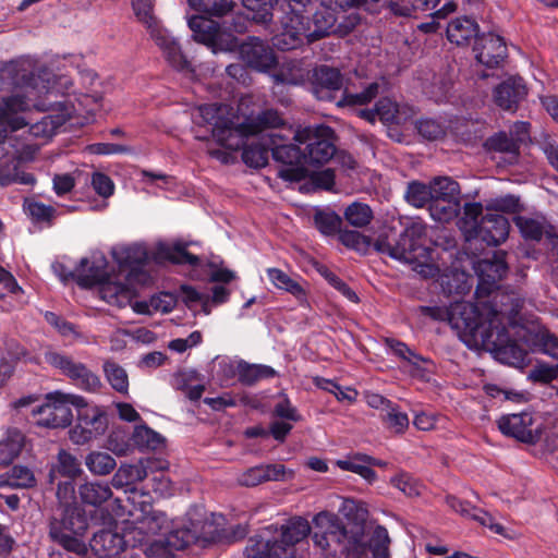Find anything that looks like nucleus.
<instances>
[{
	"mask_svg": "<svg viewBox=\"0 0 558 558\" xmlns=\"http://www.w3.org/2000/svg\"><path fill=\"white\" fill-rule=\"evenodd\" d=\"M146 259V252L140 247L124 248L120 256H117L120 267L130 268V272L126 277L129 282L137 281L144 283L148 279L147 272L140 269V266L144 265Z\"/></svg>",
	"mask_w": 558,
	"mask_h": 558,
	"instance_id": "a878e982",
	"label": "nucleus"
},
{
	"mask_svg": "<svg viewBox=\"0 0 558 558\" xmlns=\"http://www.w3.org/2000/svg\"><path fill=\"white\" fill-rule=\"evenodd\" d=\"M440 286L442 292L447 295H464L471 289L465 274L458 271L442 275L440 277Z\"/></svg>",
	"mask_w": 558,
	"mask_h": 558,
	"instance_id": "603ef678",
	"label": "nucleus"
},
{
	"mask_svg": "<svg viewBox=\"0 0 558 558\" xmlns=\"http://www.w3.org/2000/svg\"><path fill=\"white\" fill-rule=\"evenodd\" d=\"M477 306L465 303H456L452 306V313L450 317V326L458 330L459 333L470 335L472 337H481L484 330H487L488 319L481 322L478 316L483 314H476Z\"/></svg>",
	"mask_w": 558,
	"mask_h": 558,
	"instance_id": "dca6fc26",
	"label": "nucleus"
},
{
	"mask_svg": "<svg viewBox=\"0 0 558 558\" xmlns=\"http://www.w3.org/2000/svg\"><path fill=\"white\" fill-rule=\"evenodd\" d=\"M292 140L304 146L307 166H323L337 155V135L329 125H299L293 132Z\"/></svg>",
	"mask_w": 558,
	"mask_h": 558,
	"instance_id": "39448f33",
	"label": "nucleus"
},
{
	"mask_svg": "<svg viewBox=\"0 0 558 558\" xmlns=\"http://www.w3.org/2000/svg\"><path fill=\"white\" fill-rule=\"evenodd\" d=\"M427 226L423 221H412L402 232L380 234L374 242V248L395 259L413 265V270L423 278H434L439 268L430 263L432 251L426 246Z\"/></svg>",
	"mask_w": 558,
	"mask_h": 558,
	"instance_id": "f257e3e1",
	"label": "nucleus"
},
{
	"mask_svg": "<svg viewBox=\"0 0 558 558\" xmlns=\"http://www.w3.org/2000/svg\"><path fill=\"white\" fill-rule=\"evenodd\" d=\"M480 26L478 24L468 17H457L452 20L447 26V38L450 43L457 46L468 45L472 38H477Z\"/></svg>",
	"mask_w": 558,
	"mask_h": 558,
	"instance_id": "bb28decb",
	"label": "nucleus"
},
{
	"mask_svg": "<svg viewBox=\"0 0 558 558\" xmlns=\"http://www.w3.org/2000/svg\"><path fill=\"white\" fill-rule=\"evenodd\" d=\"M132 441L141 449L156 450L163 444V438L148 426L138 425L134 428Z\"/></svg>",
	"mask_w": 558,
	"mask_h": 558,
	"instance_id": "3c124183",
	"label": "nucleus"
},
{
	"mask_svg": "<svg viewBox=\"0 0 558 558\" xmlns=\"http://www.w3.org/2000/svg\"><path fill=\"white\" fill-rule=\"evenodd\" d=\"M432 201L461 202L460 185L448 177H438L430 182Z\"/></svg>",
	"mask_w": 558,
	"mask_h": 558,
	"instance_id": "4c0bfd02",
	"label": "nucleus"
},
{
	"mask_svg": "<svg viewBox=\"0 0 558 558\" xmlns=\"http://www.w3.org/2000/svg\"><path fill=\"white\" fill-rule=\"evenodd\" d=\"M367 463H375V458L364 453H356L348 460L337 461L341 470L356 473L368 483H373L376 480V472Z\"/></svg>",
	"mask_w": 558,
	"mask_h": 558,
	"instance_id": "f704fd0d",
	"label": "nucleus"
},
{
	"mask_svg": "<svg viewBox=\"0 0 558 558\" xmlns=\"http://www.w3.org/2000/svg\"><path fill=\"white\" fill-rule=\"evenodd\" d=\"M88 530V518L78 504L57 508L49 521V536L63 549L80 557L87 554L84 536Z\"/></svg>",
	"mask_w": 558,
	"mask_h": 558,
	"instance_id": "20e7f679",
	"label": "nucleus"
},
{
	"mask_svg": "<svg viewBox=\"0 0 558 558\" xmlns=\"http://www.w3.org/2000/svg\"><path fill=\"white\" fill-rule=\"evenodd\" d=\"M108 414L99 407L77 413V423L69 430V438L75 445H85L104 435L108 428Z\"/></svg>",
	"mask_w": 558,
	"mask_h": 558,
	"instance_id": "9b49d317",
	"label": "nucleus"
},
{
	"mask_svg": "<svg viewBox=\"0 0 558 558\" xmlns=\"http://www.w3.org/2000/svg\"><path fill=\"white\" fill-rule=\"evenodd\" d=\"M245 122L234 124L229 119H218L211 130V136L216 142L230 150H238L244 146L245 138L250 135Z\"/></svg>",
	"mask_w": 558,
	"mask_h": 558,
	"instance_id": "6ab92c4d",
	"label": "nucleus"
},
{
	"mask_svg": "<svg viewBox=\"0 0 558 558\" xmlns=\"http://www.w3.org/2000/svg\"><path fill=\"white\" fill-rule=\"evenodd\" d=\"M158 256L161 259L168 260L172 264L184 265L189 264L196 266L199 264V258L186 250L185 244H174L173 246L162 245L158 248Z\"/></svg>",
	"mask_w": 558,
	"mask_h": 558,
	"instance_id": "ea45409f",
	"label": "nucleus"
},
{
	"mask_svg": "<svg viewBox=\"0 0 558 558\" xmlns=\"http://www.w3.org/2000/svg\"><path fill=\"white\" fill-rule=\"evenodd\" d=\"M388 543L389 537L387 530L383 526H378L369 544L374 558H388Z\"/></svg>",
	"mask_w": 558,
	"mask_h": 558,
	"instance_id": "774afa93",
	"label": "nucleus"
},
{
	"mask_svg": "<svg viewBox=\"0 0 558 558\" xmlns=\"http://www.w3.org/2000/svg\"><path fill=\"white\" fill-rule=\"evenodd\" d=\"M78 497L83 505L97 508L112 497V490L107 483L89 481L78 486Z\"/></svg>",
	"mask_w": 558,
	"mask_h": 558,
	"instance_id": "c756f323",
	"label": "nucleus"
},
{
	"mask_svg": "<svg viewBox=\"0 0 558 558\" xmlns=\"http://www.w3.org/2000/svg\"><path fill=\"white\" fill-rule=\"evenodd\" d=\"M339 241L348 248L355 250L359 253L366 254L372 244V239L359 231L342 230L339 234Z\"/></svg>",
	"mask_w": 558,
	"mask_h": 558,
	"instance_id": "13d9d810",
	"label": "nucleus"
},
{
	"mask_svg": "<svg viewBox=\"0 0 558 558\" xmlns=\"http://www.w3.org/2000/svg\"><path fill=\"white\" fill-rule=\"evenodd\" d=\"M313 525L308 535L325 558H362L366 554L365 544L356 535H349L343 520L336 513H317Z\"/></svg>",
	"mask_w": 558,
	"mask_h": 558,
	"instance_id": "7ed1b4c3",
	"label": "nucleus"
},
{
	"mask_svg": "<svg viewBox=\"0 0 558 558\" xmlns=\"http://www.w3.org/2000/svg\"><path fill=\"white\" fill-rule=\"evenodd\" d=\"M153 39L160 47L167 62L178 71H192L191 62L182 52L180 45L165 29H153Z\"/></svg>",
	"mask_w": 558,
	"mask_h": 558,
	"instance_id": "5701e85b",
	"label": "nucleus"
},
{
	"mask_svg": "<svg viewBox=\"0 0 558 558\" xmlns=\"http://www.w3.org/2000/svg\"><path fill=\"white\" fill-rule=\"evenodd\" d=\"M46 403L32 410L35 424L45 428H65L71 425L73 414L71 408H65L59 398H51L46 395Z\"/></svg>",
	"mask_w": 558,
	"mask_h": 558,
	"instance_id": "2eb2a0df",
	"label": "nucleus"
},
{
	"mask_svg": "<svg viewBox=\"0 0 558 558\" xmlns=\"http://www.w3.org/2000/svg\"><path fill=\"white\" fill-rule=\"evenodd\" d=\"M135 524L129 532L132 542H136L142 536H155L168 529L166 514L155 510L151 505L142 508L141 514L135 519Z\"/></svg>",
	"mask_w": 558,
	"mask_h": 558,
	"instance_id": "a211bd4d",
	"label": "nucleus"
},
{
	"mask_svg": "<svg viewBox=\"0 0 558 558\" xmlns=\"http://www.w3.org/2000/svg\"><path fill=\"white\" fill-rule=\"evenodd\" d=\"M510 223L508 219L498 213H487L481 217L480 222H474L471 228L463 229L466 241L481 240L489 246H497L505 242L509 235Z\"/></svg>",
	"mask_w": 558,
	"mask_h": 558,
	"instance_id": "9d476101",
	"label": "nucleus"
},
{
	"mask_svg": "<svg viewBox=\"0 0 558 558\" xmlns=\"http://www.w3.org/2000/svg\"><path fill=\"white\" fill-rule=\"evenodd\" d=\"M83 473L78 459L65 449H60L48 473V483L53 485L59 476L75 480Z\"/></svg>",
	"mask_w": 558,
	"mask_h": 558,
	"instance_id": "393cba45",
	"label": "nucleus"
},
{
	"mask_svg": "<svg viewBox=\"0 0 558 558\" xmlns=\"http://www.w3.org/2000/svg\"><path fill=\"white\" fill-rule=\"evenodd\" d=\"M24 208L36 222L50 223L56 214V209L51 205H45L44 203L28 198L24 202Z\"/></svg>",
	"mask_w": 558,
	"mask_h": 558,
	"instance_id": "052dcab7",
	"label": "nucleus"
},
{
	"mask_svg": "<svg viewBox=\"0 0 558 558\" xmlns=\"http://www.w3.org/2000/svg\"><path fill=\"white\" fill-rule=\"evenodd\" d=\"M268 276L277 288L283 289L296 298H303L305 295L304 289L300 283L290 278L282 270L270 268L268 269Z\"/></svg>",
	"mask_w": 558,
	"mask_h": 558,
	"instance_id": "bf43d9fd",
	"label": "nucleus"
},
{
	"mask_svg": "<svg viewBox=\"0 0 558 558\" xmlns=\"http://www.w3.org/2000/svg\"><path fill=\"white\" fill-rule=\"evenodd\" d=\"M284 124L280 113L275 109H266L259 112L254 119L245 121L248 134L255 135L267 129H277Z\"/></svg>",
	"mask_w": 558,
	"mask_h": 558,
	"instance_id": "58836bf2",
	"label": "nucleus"
},
{
	"mask_svg": "<svg viewBox=\"0 0 558 558\" xmlns=\"http://www.w3.org/2000/svg\"><path fill=\"white\" fill-rule=\"evenodd\" d=\"M147 476L144 468L137 465H121L111 478V484L116 488H122L142 482Z\"/></svg>",
	"mask_w": 558,
	"mask_h": 558,
	"instance_id": "49530a36",
	"label": "nucleus"
},
{
	"mask_svg": "<svg viewBox=\"0 0 558 558\" xmlns=\"http://www.w3.org/2000/svg\"><path fill=\"white\" fill-rule=\"evenodd\" d=\"M189 26L193 32V38L206 46H214L216 44L219 25L205 16L195 15L189 20Z\"/></svg>",
	"mask_w": 558,
	"mask_h": 558,
	"instance_id": "2f4dec72",
	"label": "nucleus"
},
{
	"mask_svg": "<svg viewBox=\"0 0 558 558\" xmlns=\"http://www.w3.org/2000/svg\"><path fill=\"white\" fill-rule=\"evenodd\" d=\"M238 380L244 386H253L258 380L276 376V371L267 365L250 364L241 361L236 367Z\"/></svg>",
	"mask_w": 558,
	"mask_h": 558,
	"instance_id": "72a5a7b5",
	"label": "nucleus"
},
{
	"mask_svg": "<svg viewBox=\"0 0 558 558\" xmlns=\"http://www.w3.org/2000/svg\"><path fill=\"white\" fill-rule=\"evenodd\" d=\"M314 225L318 231L327 236L340 234L342 219L332 210L317 209L313 216Z\"/></svg>",
	"mask_w": 558,
	"mask_h": 558,
	"instance_id": "c03bdc74",
	"label": "nucleus"
},
{
	"mask_svg": "<svg viewBox=\"0 0 558 558\" xmlns=\"http://www.w3.org/2000/svg\"><path fill=\"white\" fill-rule=\"evenodd\" d=\"M190 7L197 12L221 17L232 11L234 3L228 0H187Z\"/></svg>",
	"mask_w": 558,
	"mask_h": 558,
	"instance_id": "09e8293b",
	"label": "nucleus"
},
{
	"mask_svg": "<svg viewBox=\"0 0 558 558\" xmlns=\"http://www.w3.org/2000/svg\"><path fill=\"white\" fill-rule=\"evenodd\" d=\"M45 361L61 371L75 386L87 392H97L102 387L100 377L84 363L74 361L71 356L49 351Z\"/></svg>",
	"mask_w": 558,
	"mask_h": 558,
	"instance_id": "6e6552de",
	"label": "nucleus"
},
{
	"mask_svg": "<svg viewBox=\"0 0 558 558\" xmlns=\"http://www.w3.org/2000/svg\"><path fill=\"white\" fill-rule=\"evenodd\" d=\"M533 424L534 418L529 412L507 414L498 420V428L504 435L527 445H535L542 437L541 427H533Z\"/></svg>",
	"mask_w": 558,
	"mask_h": 558,
	"instance_id": "ddd939ff",
	"label": "nucleus"
},
{
	"mask_svg": "<svg viewBox=\"0 0 558 558\" xmlns=\"http://www.w3.org/2000/svg\"><path fill=\"white\" fill-rule=\"evenodd\" d=\"M282 136L279 134H268V141L270 142V151L272 159L280 163V168L277 172L278 178L286 182H301L308 177V169L304 149L301 148L303 145L299 143H279L282 141Z\"/></svg>",
	"mask_w": 558,
	"mask_h": 558,
	"instance_id": "423d86ee",
	"label": "nucleus"
},
{
	"mask_svg": "<svg viewBox=\"0 0 558 558\" xmlns=\"http://www.w3.org/2000/svg\"><path fill=\"white\" fill-rule=\"evenodd\" d=\"M107 266L108 263L105 257L92 263L84 257L74 271H69V277L73 278L81 288L89 289L108 279L110 275L107 271Z\"/></svg>",
	"mask_w": 558,
	"mask_h": 558,
	"instance_id": "412c9836",
	"label": "nucleus"
},
{
	"mask_svg": "<svg viewBox=\"0 0 558 558\" xmlns=\"http://www.w3.org/2000/svg\"><path fill=\"white\" fill-rule=\"evenodd\" d=\"M513 223L522 238L530 241L539 242L544 235L547 238L548 231L555 232V227L548 223L544 217L530 218L517 215L513 217Z\"/></svg>",
	"mask_w": 558,
	"mask_h": 558,
	"instance_id": "cd10ccee",
	"label": "nucleus"
},
{
	"mask_svg": "<svg viewBox=\"0 0 558 558\" xmlns=\"http://www.w3.org/2000/svg\"><path fill=\"white\" fill-rule=\"evenodd\" d=\"M527 95V87L520 76H511L501 82L494 92V99L504 110L515 111L520 101Z\"/></svg>",
	"mask_w": 558,
	"mask_h": 558,
	"instance_id": "aec40b11",
	"label": "nucleus"
},
{
	"mask_svg": "<svg viewBox=\"0 0 558 558\" xmlns=\"http://www.w3.org/2000/svg\"><path fill=\"white\" fill-rule=\"evenodd\" d=\"M475 271L478 277L475 298L478 305H485L482 299L490 298V294L499 288V281L502 280L508 271L506 253L502 251L495 252L492 258L478 260Z\"/></svg>",
	"mask_w": 558,
	"mask_h": 558,
	"instance_id": "1a4fd4ad",
	"label": "nucleus"
},
{
	"mask_svg": "<svg viewBox=\"0 0 558 558\" xmlns=\"http://www.w3.org/2000/svg\"><path fill=\"white\" fill-rule=\"evenodd\" d=\"M473 50L476 60L487 68H497L507 57L504 38L493 33L477 36Z\"/></svg>",
	"mask_w": 558,
	"mask_h": 558,
	"instance_id": "f3484780",
	"label": "nucleus"
},
{
	"mask_svg": "<svg viewBox=\"0 0 558 558\" xmlns=\"http://www.w3.org/2000/svg\"><path fill=\"white\" fill-rule=\"evenodd\" d=\"M242 151L243 162L251 168H263L268 163L270 142L268 135L262 142L244 145Z\"/></svg>",
	"mask_w": 558,
	"mask_h": 558,
	"instance_id": "c9c22d12",
	"label": "nucleus"
},
{
	"mask_svg": "<svg viewBox=\"0 0 558 558\" xmlns=\"http://www.w3.org/2000/svg\"><path fill=\"white\" fill-rule=\"evenodd\" d=\"M512 338L506 326L495 325V320L488 322L487 330L482 332L483 345L494 353L495 357L509 365H520L527 355V347L514 333Z\"/></svg>",
	"mask_w": 558,
	"mask_h": 558,
	"instance_id": "0eeeda50",
	"label": "nucleus"
},
{
	"mask_svg": "<svg viewBox=\"0 0 558 558\" xmlns=\"http://www.w3.org/2000/svg\"><path fill=\"white\" fill-rule=\"evenodd\" d=\"M483 147L487 153L507 154L510 163L517 162L520 156V147L514 137L504 131L487 137L483 143Z\"/></svg>",
	"mask_w": 558,
	"mask_h": 558,
	"instance_id": "c85d7f7f",
	"label": "nucleus"
},
{
	"mask_svg": "<svg viewBox=\"0 0 558 558\" xmlns=\"http://www.w3.org/2000/svg\"><path fill=\"white\" fill-rule=\"evenodd\" d=\"M517 336L526 347H539L544 353L556 359L558 357V338L548 331H541L533 335L529 329L520 327L518 328Z\"/></svg>",
	"mask_w": 558,
	"mask_h": 558,
	"instance_id": "7c9ffc66",
	"label": "nucleus"
},
{
	"mask_svg": "<svg viewBox=\"0 0 558 558\" xmlns=\"http://www.w3.org/2000/svg\"><path fill=\"white\" fill-rule=\"evenodd\" d=\"M97 286L101 299L119 307L131 304L136 296V290L131 284L112 281L110 276Z\"/></svg>",
	"mask_w": 558,
	"mask_h": 558,
	"instance_id": "b1692460",
	"label": "nucleus"
},
{
	"mask_svg": "<svg viewBox=\"0 0 558 558\" xmlns=\"http://www.w3.org/2000/svg\"><path fill=\"white\" fill-rule=\"evenodd\" d=\"M307 81L312 94L320 101H333L338 92L343 89L344 75L339 68L317 64L310 72Z\"/></svg>",
	"mask_w": 558,
	"mask_h": 558,
	"instance_id": "f8f14e48",
	"label": "nucleus"
},
{
	"mask_svg": "<svg viewBox=\"0 0 558 558\" xmlns=\"http://www.w3.org/2000/svg\"><path fill=\"white\" fill-rule=\"evenodd\" d=\"M132 8L137 20L150 31V35H153V29H159L153 14L150 0H132Z\"/></svg>",
	"mask_w": 558,
	"mask_h": 558,
	"instance_id": "680f3d73",
	"label": "nucleus"
},
{
	"mask_svg": "<svg viewBox=\"0 0 558 558\" xmlns=\"http://www.w3.org/2000/svg\"><path fill=\"white\" fill-rule=\"evenodd\" d=\"M129 541L124 535L110 529H102L94 533L89 546L99 558H117L124 551Z\"/></svg>",
	"mask_w": 558,
	"mask_h": 558,
	"instance_id": "4be33fe9",
	"label": "nucleus"
},
{
	"mask_svg": "<svg viewBox=\"0 0 558 558\" xmlns=\"http://www.w3.org/2000/svg\"><path fill=\"white\" fill-rule=\"evenodd\" d=\"M415 128L418 134L427 141H437L446 135L444 125L434 119H421Z\"/></svg>",
	"mask_w": 558,
	"mask_h": 558,
	"instance_id": "e2e57ef3",
	"label": "nucleus"
},
{
	"mask_svg": "<svg viewBox=\"0 0 558 558\" xmlns=\"http://www.w3.org/2000/svg\"><path fill=\"white\" fill-rule=\"evenodd\" d=\"M104 373L111 387L120 392L128 393L129 377L125 369L113 361H105Z\"/></svg>",
	"mask_w": 558,
	"mask_h": 558,
	"instance_id": "864d4df0",
	"label": "nucleus"
},
{
	"mask_svg": "<svg viewBox=\"0 0 558 558\" xmlns=\"http://www.w3.org/2000/svg\"><path fill=\"white\" fill-rule=\"evenodd\" d=\"M461 209V202L432 201L428 210L434 220L449 222L454 219Z\"/></svg>",
	"mask_w": 558,
	"mask_h": 558,
	"instance_id": "6e6d98bb",
	"label": "nucleus"
},
{
	"mask_svg": "<svg viewBox=\"0 0 558 558\" xmlns=\"http://www.w3.org/2000/svg\"><path fill=\"white\" fill-rule=\"evenodd\" d=\"M303 44V35L286 28L274 38V46L282 51L293 50Z\"/></svg>",
	"mask_w": 558,
	"mask_h": 558,
	"instance_id": "0e129e2a",
	"label": "nucleus"
},
{
	"mask_svg": "<svg viewBox=\"0 0 558 558\" xmlns=\"http://www.w3.org/2000/svg\"><path fill=\"white\" fill-rule=\"evenodd\" d=\"M345 220L355 228L367 226L373 219V210L367 204L354 202L344 210Z\"/></svg>",
	"mask_w": 558,
	"mask_h": 558,
	"instance_id": "5fc2aeb1",
	"label": "nucleus"
},
{
	"mask_svg": "<svg viewBox=\"0 0 558 558\" xmlns=\"http://www.w3.org/2000/svg\"><path fill=\"white\" fill-rule=\"evenodd\" d=\"M379 94V84L373 82L368 84L361 93H350L348 88H344L341 97L337 100L336 106L338 108H355L366 106L372 102Z\"/></svg>",
	"mask_w": 558,
	"mask_h": 558,
	"instance_id": "473e14b6",
	"label": "nucleus"
},
{
	"mask_svg": "<svg viewBox=\"0 0 558 558\" xmlns=\"http://www.w3.org/2000/svg\"><path fill=\"white\" fill-rule=\"evenodd\" d=\"M308 73L295 61L284 63L275 74L274 80L277 84L303 85L307 81Z\"/></svg>",
	"mask_w": 558,
	"mask_h": 558,
	"instance_id": "a19ab883",
	"label": "nucleus"
},
{
	"mask_svg": "<svg viewBox=\"0 0 558 558\" xmlns=\"http://www.w3.org/2000/svg\"><path fill=\"white\" fill-rule=\"evenodd\" d=\"M278 0H242V4L252 14L250 19L257 24L269 25L272 21L274 4Z\"/></svg>",
	"mask_w": 558,
	"mask_h": 558,
	"instance_id": "37998d69",
	"label": "nucleus"
},
{
	"mask_svg": "<svg viewBox=\"0 0 558 558\" xmlns=\"http://www.w3.org/2000/svg\"><path fill=\"white\" fill-rule=\"evenodd\" d=\"M307 178L314 186V190L331 191L335 185L336 174L333 169L327 168L325 170L314 172L308 170Z\"/></svg>",
	"mask_w": 558,
	"mask_h": 558,
	"instance_id": "69168bd1",
	"label": "nucleus"
},
{
	"mask_svg": "<svg viewBox=\"0 0 558 558\" xmlns=\"http://www.w3.org/2000/svg\"><path fill=\"white\" fill-rule=\"evenodd\" d=\"M389 429L397 434H402L409 427V417L397 408L391 407L383 417Z\"/></svg>",
	"mask_w": 558,
	"mask_h": 558,
	"instance_id": "338daca9",
	"label": "nucleus"
},
{
	"mask_svg": "<svg viewBox=\"0 0 558 558\" xmlns=\"http://www.w3.org/2000/svg\"><path fill=\"white\" fill-rule=\"evenodd\" d=\"M85 465L94 475L104 476L116 469L117 462L108 452L92 451L85 458Z\"/></svg>",
	"mask_w": 558,
	"mask_h": 558,
	"instance_id": "79ce46f5",
	"label": "nucleus"
},
{
	"mask_svg": "<svg viewBox=\"0 0 558 558\" xmlns=\"http://www.w3.org/2000/svg\"><path fill=\"white\" fill-rule=\"evenodd\" d=\"M504 299L508 300L510 302V305L508 306V308H505V307H502V310L495 308L493 319L495 320V325L504 326L501 320H502V318L507 317L509 323L511 324L512 329L515 330V332H517L518 328H520L521 326H518L515 324V318L523 307L524 300L522 298H520L518 294L505 295ZM490 319L492 318H488V322Z\"/></svg>",
	"mask_w": 558,
	"mask_h": 558,
	"instance_id": "de8ad7c7",
	"label": "nucleus"
},
{
	"mask_svg": "<svg viewBox=\"0 0 558 558\" xmlns=\"http://www.w3.org/2000/svg\"><path fill=\"white\" fill-rule=\"evenodd\" d=\"M243 62L258 72H268L277 66L278 60L272 47L265 40L251 36L239 48Z\"/></svg>",
	"mask_w": 558,
	"mask_h": 558,
	"instance_id": "4468645a",
	"label": "nucleus"
},
{
	"mask_svg": "<svg viewBox=\"0 0 558 558\" xmlns=\"http://www.w3.org/2000/svg\"><path fill=\"white\" fill-rule=\"evenodd\" d=\"M154 536L137 538L133 542V547H141L147 557L166 558L171 553L166 536L163 538L155 539Z\"/></svg>",
	"mask_w": 558,
	"mask_h": 558,
	"instance_id": "4d7b16f0",
	"label": "nucleus"
},
{
	"mask_svg": "<svg viewBox=\"0 0 558 558\" xmlns=\"http://www.w3.org/2000/svg\"><path fill=\"white\" fill-rule=\"evenodd\" d=\"M310 532L311 525L302 517H293L280 526L269 525L248 539L245 558H295V545Z\"/></svg>",
	"mask_w": 558,
	"mask_h": 558,
	"instance_id": "f03ea898",
	"label": "nucleus"
},
{
	"mask_svg": "<svg viewBox=\"0 0 558 558\" xmlns=\"http://www.w3.org/2000/svg\"><path fill=\"white\" fill-rule=\"evenodd\" d=\"M313 29H308V33L304 35L307 43L317 41L328 36L335 24V16L332 13L327 11H318L313 15Z\"/></svg>",
	"mask_w": 558,
	"mask_h": 558,
	"instance_id": "a18cd8bd",
	"label": "nucleus"
},
{
	"mask_svg": "<svg viewBox=\"0 0 558 558\" xmlns=\"http://www.w3.org/2000/svg\"><path fill=\"white\" fill-rule=\"evenodd\" d=\"M35 484L36 478L33 471L24 465H14L10 471L0 475V487L31 488Z\"/></svg>",
	"mask_w": 558,
	"mask_h": 558,
	"instance_id": "e433bc0d",
	"label": "nucleus"
},
{
	"mask_svg": "<svg viewBox=\"0 0 558 558\" xmlns=\"http://www.w3.org/2000/svg\"><path fill=\"white\" fill-rule=\"evenodd\" d=\"M404 198L410 205L416 208H423L426 205L429 206L432 202L430 184L427 185L420 181H411L408 183Z\"/></svg>",
	"mask_w": 558,
	"mask_h": 558,
	"instance_id": "8fccbe9b",
	"label": "nucleus"
}]
</instances>
